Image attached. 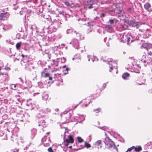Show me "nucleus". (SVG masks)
Instances as JSON below:
<instances>
[{"label":"nucleus","instance_id":"nucleus-1","mask_svg":"<svg viewBox=\"0 0 152 152\" xmlns=\"http://www.w3.org/2000/svg\"><path fill=\"white\" fill-rule=\"evenodd\" d=\"M126 68L131 72L139 73L140 67L139 65L135 64V60L132 59L128 64Z\"/></svg>","mask_w":152,"mask_h":152},{"label":"nucleus","instance_id":"nucleus-2","mask_svg":"<svg viewBox=\"0 0 152 152\" xmlns=\"http://www.w3.org/2000/svg\"><path fill=\"white\" fill-rule=\"evenodd\" d=\"M104 142L105 143L106 146L108 148H116L113 142L108 137H106L104 140Z\"/></svg>","mask_w":152,"mask_h":152},{"label":"nucleus","instance_id":"nucleus-3","mask_svg":"<svg viewBox=\"0 0 152 152\" xmlns=\"http://www.w3.org/2000/svg\"><path fill=\"white\" fill-rule=\"evenodd\" d=\"M68 138L65 139V136L64 134V144H65L67 146L69 143H72L73 142L74 140L72 136L69 135L68 136Z\"/></svg>","mask_w":152,"mask_h":152},{"label":"nucleus","instance_id":"nucleus-4","mask_svg":"<svg viewBox=\"0 0 152 152\" xmlns=\"http://www.w3.org/2000/svg\"><path fill=\"white\" fill-rule=\"evenodd\" d=\"M121 39L122 42H126L129 43L130 41V36L129 35H123L121 34L120 35Z\"/></svg>","mask_w":152,"mask_h":152},{"label":"nucleus","instance_id":"nucleus-5","mask_svg":"<svg viewBox=\"0 0 152 152\" xmlns=\"http://www.w3.org/2000/svg\"><path fill=\"white\" fill-rule=\"evenodd\" d=\"M107 61L108 62L109 65H111V66H109L110 67L109 71L110 72H111L113 69V67H115V65H117V63L114 61H113V60L111 58H108L107 60Z\"/></svg>","mask_w":152,"mask_h":152},{"label":"nucleus","instance_id":"nucleus-6","mask_svg":"<svg viewBox=\"0 0 152 152\" xmlns=\"http://www.w3.org/2000/svg\"><path fill=\"white\" fill-rule=\"evenodd\" d=\"M144 65L145 66H147L148 65L149 66L151 69L152 72V59L149 58L146 60L143 61Z\"/></svg>","mask_w":152,"mask_h":152},{"label":"nucleus","instance_id":"nucleus-7","mask_svg":"<svg viewBox=\"0 0 152 152\" xmlns=\"http://www.w3.org/2000/svg\"><path fill=\"white\" fill-rule=\"evenodd\" d=\"M0 77L2 78V81H5L8 80L9 79V76L7 73H4L1 72H0Z\"/></svg>","mask_w":152,"mask_h":152},{"label":"nucleus","instance_id":"nucleus-8","mask_svg":"<svg viewBox=\"0 0 152 152\" xmlns=\"http://www.w3.org/2000/svg\"><path fill=\"white\" fill-rule=\"evenodd\" d=\"M9 14L6 12L0 14V20H4L8 18Z\"/></svg>","mask_w":152,"mask_h":152},{"label":"nucleus","instance_id":"nucleus-9","mask_svg":"<svg viewBox=\"0 0 152 152\" xmlns=\"http://www.w3.org/2000/svg\"><path fill=\"white\" fill-rule=\"evenodd\" d=\"M126 23L127 24V26H131L132 27H134L137 26L138 24L137 22H135L133 21H129L128 20L126 21Z\"/></svg>","mask_w":152,"mask_h":152},{"label":"nucleus","instance_id":"nucleus-10","mask_svg":"<svg viewBox=\"0 0 152 152\" xmlns=\"http://www.w3.org/2000/svg\"><path fill=\"white\" fill-rule=\"evenodd\" d=\"M76 118H76V120H78V122L79 123H81L84 121L85 119V116L83 115H77L75 116Z\"/></svg>","mask_w":152,"mask_h":152},{"label":"nucleus","instance_id":"nucleus-11","mask_svg":"<svg viewBox=\"0 0 152 152\" xmlns=\"http://www.w3.org/2000/svg\"><path fill=\"white\" fill-rule=\"evenodd\" d=\"M70 44L73 45L74 48H77L79 47L78 41L77 40L74 39L73 40L72 42L70 43Z\"/></svg>","mask_w":152,"mask_h":152},{"label":"nucleus","instance_id":"nucleus-12","mask_svg":"<svg viewBox=\"0 0 152 152\" xmlns=\"http://www.w3.org/2000/svg\"><path fill=\"white\" fill-rule=\"evenodd\" d=\"M103 26L108 31H111L113 30V27L109 25H104Z\"/></svg>","mask_w":152,"mask_h":152},{"label":"nucleus","instance_id":"nucleus-13","mask_svg":"<svg viewBox=\"0 0 152 152\" xmlns=\"http://www.w3.org/2000/svg\"><path fill=\"white\" fill-rule=\"evenodd\" d=\"M145 8L149 12L152 11V10H149V9L151 7V5L149 3H146L144 6Z\"/></svg>","mask_w":152,"mask_h":152},{"label":"nucleus","instance_id":"nucleus-14","mask_svg":"<svg viewBox=\"0 0 152 152\" xmlns=\"http://www.w3.org/2000/svg\"><path fill=\"white\" fill-rule=\"evenodd\" d=\"M101 141L100 140H99L96 142L95 145L96 146H98L97 148L98 149H99L102 148V146H101Z\"/></svg>","mask_w":152,"mask_h":152},{"label":"nucleus","instance_id":"nucleus-15","mask_svg":"<svg viewBox=\"0 0 152 152\" xmlns=\"http://www.w3.org/2000/svg\"><path fill=\"white\" fill-rule=\"evenodd\" d=\"M130 75L127 72L125 73L122 75V77L124 80H127L129 77Z\"/></svg>","mask_w":152,"mask_h":152},{"label":"nucleus","instance_id":"nucleus-16","mask_svg":"<svg viewBox=\"0 0 152 152\" xmlns=\"http://www.w3.org/2000/svg\"><path fill=\"white\" fill-rule=\"evenodd\" d=\"M135 151L138 152L141 151L142 149V147L140 146H134V148Z\"/></svg>","mask_w":152,"mask_h":152},{"label":"nucleus","instance_id":"nucleus-17","mask_svg":"<svg viewBox=\"0 0 152 152\" xmlns=\"http://www.w3.org/2000/svg\"><path fill=\"white\" fill-rule=\"evenodd\" d=\"M27 12V10L26 8H23L22 9V10L20 11V12L21 15H26V13Z\"/></svg>","mask_w":152,"mask_h":152},{"label":"nucleus","instance_id":"nucleus-18","mask_svg":"<svg viewBox=\"0 0 152 152\" xmlns=\"http://www.w3.org/2000/svg\"><path fill=\"white\" fill-rule=\"evenodd\" d=\"M58 60H61V63H64L66 61V59L64 58H57L56 59V61Z\"/></svg>","mask_w":152,"mask_h":152},{"label":"nucleus","instance_id":"nucleus-19","mask_svg":"<svg viewBox=\"0 0 152 152\" xmlns=\"http://www.w3.org/2000/svg\"><path fill=\"white\" fill-rule=\"evenodd\" d=\"M61 62V60H58L56 61V59L54 61V64L56 66H57L58 64V62Z\"/></svg>","mask_w":152,"mask_h":152},{"label":"nucleus","instance_id":"nucleus-20","mask_svg":"<svg viewBox=\"0 0 152 152\" xmlns=\"http://www.w3.org/2000/svg\"><path fill=\"white\" fill-rule=\"evenodd\" d=\"M85 146L87 148H89L90 147L91 145L85 142Z\"/></svg>","mask_w":152,"mask_h":152},{"label":"nucleus","instance_id":"nucleus-21","mask_svg":"<svg viewBox=\"0 0 152 152\" xmlns=\"http://www.w3.org/2000/svg\"><path fill=\"white\" fill-rule=\"evenodd\" d=\"M44 111L45 113H47L50 112V108H47Z\"/></svg>","mask_w":152,"mask_h":152},{"label":"nucleus","instance_id":"nucleus-22","mask_svg":"<svg viewBox=\"0 0 152 152\" xmlns=\"http://www.w3.org/2000/svg\"><path fill=\"white\" fill-rule=\"evenodd\" d=\"M99 128L102 130H104L105 131L107 130L108 129V128L107 127L105 126H103V127L99 126Z\"/></svg>","mask_w":152,"mask_h":152},{"label":"nucleus","instance_id":"nucleus-23","mask_svg":"<svg viewBox=\"0 0 152 152\" xmlns=\"http://www.w3.org/2000/svg\"><path fill=\"white\" fill-rule=\"evenodd\" d=\"M77 139L78 142H79L80 143V142H82L83 141V140L82 139V138H81V137H77Z\"/></svg>","mask_w":152,"mask_h":152},{"label":"nucleus","instance_id":"nucleus-24","mask_svg":"<svg viewBox=\"0 0 152 152\" xmlns=\"http://www.w3.org/2000/svg\"><path fill=\"white\" fill-rule=\"evenodd\" d=\"M20 44L19 43H18L16 45V47L17 49H19L20 47Z\"/></svg>","mask_w":152,"mask_h":152},{"label":"nucleus","instance_id":"nucleus-25","mask_svg":"<svg viewBox=\"0 0 152 152\" xmlns=\"http://www.w3.org/2000/svg\"><path fill=\"white\" fill-rule=\"evenodd\" d=\"M100 110V109L99 108H98L94 110V111L96 113V115H97L96 113H98Z\"/></svg>","mask_w":152,"mask_h":152},{"label":"nucleus","instance_id":"nucleus-26","mask_svg":"<svg viewBox=\"0 0 152 152\" xmlns=\"http://www.w3.org/2000/svg\"><path fill=\"white\" fill-rule=\"evenodd\" d=\"M11 87L12 89H15V88L16 87V85L12 84L11 85Z\"/></svg>","mask_w":152,"mask_h":152},{"label":"nucleus","instance_id":"nucleus-27","mask_svg":"<svg viewBox=\"0 0 152 152\" xmlns=\"http://www.w3.org/2000/svg\"><path fill=\"white\" fill-rule=\"evenodd\" d=\"M36 28V27L35 25H33L31 26V28L32 30H34Z\"/></svg>","mask_w":152,"mask_h":152},{"label":"nucleus","instance_id":"nucleus-28","mask_svg":"<svg viewBox=\"0 0 152 152\" xmlns=\"http://www.w3.org/2000/svg\"><path fill=\"white\" fill-rule=\"evenodd\" d=\"M93 58H91V60L93 62H94V61H96L98 60L97 58H96V57L93 56Z\"/></svg>","mask_w":152,"mask_h":152},{"label":"nucleus","instance_id":"nucleus-29","mask_svg":"<svg viewBox=\"0 0 152 152\" xmlns=\"http://www.w3.org/2000/svg\"><path fill=\"white\" fill-rule=\"evenodd\" d=\"M134 146H133L132 147L129 148L128 149V151H131L132 149H134Z\"/></svg>","mask_w":152,"mask_h":152},{"label":"nucleus","instance_id":"nucleus-30","mask_svg":"<svg viewBox=\"0 0 152 152\" xmlns=\"http://www.w3.org/2000/svg\"><path fill=\"white\" fill-rule=\"evenodd\" d=\"M109 22L111 24H112L114 23V20L110 19L109 20Z\"/></svg>","mask_w":152,"mask_h":152},{"label":"nucleus","instance_id":"nucleus-31","mask_svg":"<svg viewBox=\"0 0 152 152\" xmlns=\"http://www.w3.org/2000/svg\"><path fill=\"white\" fill-rule=\"evenodd\" d=\"M47 139V140H49L48 139ZM46 137H44L42 138V141L43 142H44V141L45 142L46 141Z\"/></svg>","mask_w":152,"mask_h":152},{"label":"nucleus","instance_id":"nucleus-32","mask_svg":"<svg viewBox=\"0 0 152 152\" xmlns=\"http://www.w3.org/2000/svg\"><path fill=\"white\" fill-rule=\"evenodd\" d=\"M64 4L66 5L68 7H69L70 5L69 3L67 2H64Z\"/></svg>","mask_w":152,"mask_h":152},{"label":"nucleus","instance_id":"nucleus-33","mask_svg":"<svg viewBox=\"0 0 152 152\" xmlns=\"http://www.w3.org/2000/svg\"><path fill=\"white\" fill-rule=\"evenodd\" d=\"M48 151L49 152H53L52 151V148L51 147L49 148L48 149Z\"/></svg>","mask_w":152,"mask_h":152},{"label":"nucleus","instance_id":"nucleus-34","mask_svg":"<svg viewBox=\"0 0 152 152\" xmlns=\"http://www.w3.org/2000/svg\"><path fill=\"white\" fill-rule=\"evenodd\" d=\"M60 77L59 75L58 74H56L55 75L54 78H56V77Z\"/></svg>","mask_w":152,"mask_h":152},{"label":"nucleus","instance_id":"nucleus-35","mask_svg":"<svg viewBox=\"0 0 152 152\" xmlns=\"http://www.w3.org/2000/svg\"><path fill=\"white\" fill-rule=\"evenodd\" d=\"M121 30H123L125 29L124 26L123 25L121 26Z\"/></svg>","mask_w":152,"mask_h":152},{"label":"nucleus","instance_id":"nucleus-36","mask_svg":"<svg viewBox=\"0 0 152 152\" xmlns=\"http://www.w3.org/2000/svg\"><path fill=\"white\" fill-rule=\"evenodd\" d=\"M46 77H48L49 76V74L48 73H46L45 74Z\"/></svg>","mask_w":152,"mask_h":152},{"label":"nucleus","instance_id":"nucleus-37","mask_svg":"<svg viewBox=\"0 0 152 152\" xmlns=\"http://www.w3.org/2000/svg\"><path fill=\"white\" fill-rule=\"evenodd\" d=\"M122 10L120 9H119L118 10V11H117V12L118 13H120L121 11H122Z\"/></svg>","mask_w":152,"mask_h":152},{"label":"nucleus","instance_id":"nucleus-38","mask_svg":"<svg viewBox=\"0 0 152 152\" xmlns=\"http://www.w3.org/2000/svg\"><path fill=\"white\" fill-rule=\"evenodd\" d=\"M67 113V112L66 111H64V112L63 113H62L61 115H63L64 114H66Z\"/></svg>","mask_w":152,"mask_h":152},{"label":"nucleus","instance_id":"nucleus-39","mask_svg":"<svg viewBox=\"0 0 152 152\" xmlns=\"http://www.w3.org/2000/svg\"><path fill=\"white\" fill-rule=\"evenodd\" d=\"M148 54H149V55L151 56L152 55V53H151V52H148Z\"/></svg>","mask_w":152,"mask_h":152},{"label":"nucleus","instance_id":"nucleus-40","mask_svg":"<svg viewBox=\"0 0 152 152\" xmlns=\"http://www.w3.org/2000/svg\"><path fill=\"white\" fill-rule=\"evenodd\" d=\"M104 13H102V14L100 15V17H103L104 16Z\"/></svg>","mask_w":152,"mask_h":152},{"label":"nucleus","instance_id":"nucleus-41","mask_svg":"<svg viewBox=\"0 0 152 152\" xmlns=\"http://www.w3.org/2000/svg\"><path fill=\"white\" fill-rule=\"evenodd\" d=\"M20 142L22 143H23L25 141H24V140H21L20 141Z\"/></svg>","mask_w":152,"mask_h":152},{"label":"nucleus","instance_id":"nucleus-42","mask_svg":"<svg viewBox=\"0 0 152 152\" xmlns=\"http://www.w3.org/2000/svg\"><path fill=\"white\" fill-rule=\"evenodd\" d=\"M52 79V77H49V80H51Z\"/></svg>","mask_w":152,"mask_h":152},{"label":"nucleus","instance_id":"nucleus-43","mask_svg":"<svg viewBox=\"0 0 152 152\" xmlns=\"http://www.w3.org/2000/svg\"><path fill=\"white\" fill-rule=\"evenodd\" d=\"M5 69L7 70H10V69L9 68H5Z\"/></svg>","mask_w":152,"mask_h":152},{"label":"nucleus","instance_id":"nucleus-44","mask_svg":"<svg viewBox=\"0 0 152 152\" xmlns=\"http://www.w3.org/2000/svg\"><path fill=\"white\" fill-rule=\"evenodd\" d=\"M69 30V29H68V30L66 31V33H67V34H68V33H69V32H68V31Z\"/></svg>","mask_w":152,"mask_h":152},{"label":"nucleus","instance_id":"nucleus-45","mask_svg":"<svg viewBox=\"0 0 152 152\" xmlns=\"http://www.w3.org/2000/svg\"><path fill=\"white\" fill-rule=\"evenodd\" d=\"M88 61H90V59L89 58V56L88 57Z\"/></svg>","mask_w":152,"mask_h":152},{"label":"nucleus","instance_id":"nucleus-46","mask_svg":"<svg viewBox=\"0 0 152 152\" xmlns=\"http://www.w3.org/2000/svg\"><path fill=\"white\" fill-rule=\"evenodd\" d=\"M69 69L68 68H66V70L67 71H68V70Z\"/></svg>","mask_w":152,"mask_h":152},{"label":"nucleus","instance_id":"nucleus-47","mask_svg":"<svg viewBox=\"0 0 152 152\" xmlns=\"http://www.w3.org/2000/svg\"><path fill=\"white\" fill-rule=\"evenodd\" d=\"M92 7L91 6H90L88 7L90 9Z\"/></svg>","mask_w":152,"mask_h":152},{"label":"nucleus","instance_id":"nucleus-48","mask_svg":"<svg viewBox=\"0 0 152 152\" xmlns=\"http://www.w3.org/2000/svg\"><path fill=\"white\" fill-rule=\"evenodd\" d=\"M78 34V36L80 37V34Z\"/></svg>","mask_w":152,"mask_h":152},{"label":"nucleus","instance_id":"nucleus-49","mask_svg":"<svg viewBox=\"0 0 152 152\" xmlns=\"http://www.w3.org/2000/svg\"><path fill=\"white\" fill-rule=\"evenodd\" d=\"M65 67H66V66H65V65L64 66H63V68H65Z\"/></svg>","mask_w":152,"mask_h":152},{"label":"nucleus","instance_id":"nucleus-50","mask_svg":"<svg viewBox=\"0 0 152 152\" xmlns=\"http://www.w3.org/2000/svg\"><path fill=\"white\" fill-rule=\"evenodd\" d=\"M64 129H65V130H66V131H65V132H64V133H65L66 132V128H64Z\"/></svg>","mask_w":152,"mask_h":152},{"label":"nucleus","instance_id":"nucleus-51","mask_svg":"<svg viewBox=\"0 0 152 152\" xmlns=\"http://www.w3.org/2000/svg\"><path fill=\"white\" fill-rule=\"evenodd\" d=\"M72 148V146H70L69 147V148Z\"/></svg>","mask_w":152,"mask_h":152},{"label":"nucleus","instance_id":"nucleus-52","mask_svg":"<svg viewBox=\"0 0 152 152\" xmlns=\"http://www.w3.org/2000/svg\"><path fill=\"white\" fill-rule=\"evenodd\" d=\"M142 57L143 58H145V56H142Z\"/></svg>","mask_w":152,"mask_h":152},{"label":"nucleus","instance_id":"nucleus-53","mask_svg":"<svg viewBox=\"0 0 152 152\" xmlns=\"http://www.w3.org/2000/svg\"><path fill=\"white\" fill-rule=\"evenodd\" d=\"M69 121V120H67V121H66V122H68Z\"/></svg>","mask_w":152,"mask_h":152},{"label":"nucleus","instance_id":"nucleus-54","mask_svg":"<svg viewBox=\"0 0 152 152\" xmlns=\"http://www.w3.org/2000/svg\"><path fill=\"white\" fill-rule=\"evenodd\" d=\"M42 121L43 122V123H45V121H44V120H43V121Z\"/></svg>","mask_w":152,"mask_h":152},{"label":"nucleus","instance_id":"nucleus-55","mask_svg":"<svg viewBox=\"0 0 152 152\" xmlns=\"http://www.w3.org/2000/svg\"><path fill=\"white\" fill-rule=\"evenodd\" d=\"M22 56L23 57H24V55H23V54H22Z\"/></svg>","mask_w":152,"mask_h":152},{"label":"nucleus","instance_id":"nucleus-56","mask_svg":"<svg viewBox=\"0 0 152 152\" xmlns=\"http://www.w3.org/2000/svg\"><path fill=\"white\" fill-rule=\"evenodd\" d=\"M58 109H56V111H58Z\"/></svg>","mask_w":152,"mask_h":152},{"label":"nucleus","instance_id":"nucleus-57","mask_svg":"<svg viewBox=\"0 0 152 152\" xmlns=\"http://www.w3.org/2000/svg\"><path fill=\"white\" fill-rule=\"evenodd\" d=\"M42 84V83H39V84Z\"/></svg>","mask_w":152,"mask_h":152},{"label":"nucleus","instance_id":"nucleus-58","mask_svg":"<svg viewBox=\"0 0 152 152\" xmlns=\"http://www.w3.org/2000/svg\"><path fill=\"white\" fill-rule=\"evenodd\" d=\"M125 25H126H126H127V23H126V22H125Z\"/></svg>","mask_w":152,"mask_h":152},{"label":"nucleus","instance_id":"nucleus-59","mask_svg":"<svg viewBox=\"0 0 152 152\" xmlns=\"http://www.w3.org/2000/svg\"><path fill=\"white\" fill-rule=\"evenodd\" d=\"M1 34H0V38L1 37Z\"/></svg>","mask_w":152,"mask_h":152},{"label":"nucleus","instance_id":"nucleus-60","mask_svg":"<svg viewBox=\"0 0 152 152\" xmlns=\"http://www.w3.org/2000/svg\"><path fill=\"white\" fill-rule=\"evenodd\" d=\"M77 105L75 107V108L77 106Z\"/></svg>","mask_w":152,"mask_h":152},{"label":"nucleus","instance_id":"nucleus-61","mask_svg":"<svg viewBox=\"0 0 152 152\" xmlns=\"http://www.w3.org/2000/svg\"><path fill=\"white\" fill-rule=\"evenodd\" d=\"M88 23V24L89 25V23Z\"/></svg>","mask_w":152,"mask_h":152},{"label":"nucleus","instance_id":"nucleus-62","mask_svg":"<svg viewBox=\"0 0 152 152\" xmlns=\"http://www.w3.org/2000/svg\"><path fill=\"white\" fill-rule=\"evenodd\" d=\"M87 106V105L86 104L85 105V106L86 107Z\"/></svg>","mask_w":152,"mask_h":152},{"label":"nucleus","instance_id":"nucleus-63","mask_svg":"<svg viewBox=\"0 0 152 152\" xmlns=\"http://www.w3.org/2000/svg\"><path fill=\"white\" fill-rule=\"evenodd\" d=\"M39 126H40V124H39Z\"/></svg>","mask_w":152,"mask_h":152},{"label":"nucleus","instance_id":"nucleus-64","mask_svg":"<svg viewBox=\"0 0 152 152\" xmlns=\"http://www.w3.org/2000/svg\"><path fill=\"white\" fill-rule=\"evenodd\" d=\"M128 151H126V152H128Z\"/></svg>","mask_w":152,"mask_h":152}]
</instances>
